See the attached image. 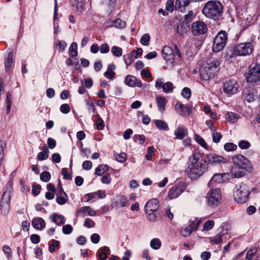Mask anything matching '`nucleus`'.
<instances>
[{"instance_id":"52","label":"nucleus","mask_w":260,"mask_h":260,"mask_svg":"<svg viewBox=\"0 0 260 260\" xmlns=\"http://www.w3.org/2000/svg\"><path fill=\"white\" fill-rule=\"evenodd\" d=\"M3 250L7 255V258L11 259L12 257V251L10 247L8 245H4L3 247Z\"/></svg>"},{"instance_id":"38","label":"nucleus","mask_w":260,"mask_h":260,"mask_svg":"<svg viewBox=\"0 0 260 260\" xmlns=\"http://www.w3.org/2000/svg\"><path fill=\"white\" fill-rule=\"evenodd\" d=\"M193 227L189 225L185 229L181 230V234L183 237H188L191 235L193 231Z\"/></svg>"},{"instance_id":"10","label":"nucleus","mask_w":260,"mask_h":260,"mask_svg":"<svg viewBox=\"0 0 260 260\" xmlns=\"http://www.w3.org/2000/svg\"><path fill=\"white\" fill-rule=\"evenodd\" d=\"M239 87L237 81L234 79L226 81L223 84L224 92L229 94L236 93L238 91Z\"/></svg>"},{"instance_id":"50","label":"nucleus","mask_w":260,"mask_h":260,"mask_svg":"<svg viewBox=\"0 0 260 260\" xmlns=\"http://www.w3.org/2000/svg\"><path fill=\"white\" fill-rule=\"evenodd\" d=\"M214 225V221L213 220H208L204 224L203 230L205 231H209L213 228Z\"/></svg>"},{"instance_id":"64","label":"nucleus","mask_w":260,"mask_h":260,"mask_svg":"<svg viewBox=\"0 0 260 260\" xmlns=\"http://www.w3.org/2000/svg\"><path fill=\"white\" fill-rule=\"evenodd\" d=\"M95 223L90 218H87L85 219L84 225L88 228H91L94 226Z\"/></svg>"},{"instance_id":"26","label":"nucleus","mask_w":260,"mask_h":260,"mask_svg":"<svg viewBox=\"0 0 260 260\" xmlns=\"http://www.w3.org/2000/svg\"><path fill=\"white\" fill-rule=\"evenodd\" d=\"M68 200V197L65 192L63 190L62 188L61 187L59 192L58 195L56 197V202L60 205L64 204Z\"/></svg>"},{"instance_id":"34","label":"nucleus","mask_w":260,"mask_h":260,"mask_svg":"<svg viewBox=\"0 0 260 260\" xmlns=\"http://www.w3.org/2000/svg\"><path fill=\"white\" fill-rule=\"evenodd\" d=\"M44 150L38 153L37 157L38 159L43 160L46 159L48 157V152H49L48 149L46 146L44 147Z\"/></svg>"},{"instance_id":"12","label":"nucleus","mask_w":260,"mask_h":260,"mask_svg":"<svg viewBox=\"0 0 260 260\" xmlns=\"http://www.w3.org/2000/svg\"><path fill=\"white\" fill-rule=\"evenodd\" d=\"M207 161L213 166L221 165L226 162V159L220 155L215 154H208L207 155Z\"/></svg>"},{"instance_id":"62","label":"nucleus","mask_w":260,"mask_h":260,"mask_svg":"<svg viewBox=\"0 0 260 260\" xmlns=\"http://www.w3.org/2000/svg\"><path fill=\"white\" fill-rule=\"evenodd\" d=\"M200 223L201 220L198 218H196L193 221L191 222L189 225L193 227V231H196L197 230Z\"/></svg>"},{"instance_id":"57","label":"nucleus","mask_w":260,"mask_h":260,"mask_svg":"<svg viewBox=\"0 0 260 260\" xmlns=\"http://www.w3.org/2000/svg\"><path fill=\"white\" fill-rule=\"evenodd\" d=\"M193 13L192 11H189L187 14L184 16L185 22H189L191 21L193 18Z\"/></svg>"},{"instance_id":"46","label":"nucleus","mask_w":260,"mask_h":260,"mask_svg":"<svg viewBox=\"0 0 260 260\" xmlns=\"http://www.w3.org/2000/svg\"><path fill=\"white\" fill-rule=\"evenodd\" d=\"M115 158L117 161L124 162L126 160V154L124 152H121L120 154H115Z\"/></svg>"},{"instance_id":"14","label":"nucleus","mask_w":260,"mask_h":260,"mask_svg":"<svg viewBox=\"0 0 260 260\" xmlns=\"http://www.w3.org/2000/svg\"><path fill=\"white\" fill-rule=\"evenodd\" d=\"M76 214L82 217L86 215L95 216L96 215V212L89 206H85L80 208L76 211Z\"/></svg>"},{"instance_id":"53","label":"nucleus","mask_w":260,"mask_h":260,"mask_svg":"<svg viewBox=\"0 0 260 260\" xmlns=\"http://www.w3.org/2000/svg\"><path fill=\"white\" fill-rule=\"evenodd\" d=\"M77 1L76 8L80 11L82 12L84 10V1L85 0H76Z\"/></svg>"},{"instance_id":"16","label":"nucleus","mask_w":260,"mask_h":260,"mask_svg":"<svg viewBox=\"0 0 260 260\" xmlns=\"http://www.w3.org/2000/svg\"><path fill=\"white\" fill-rule=\"evenodd\" d=\"M183 191V188L180 185H176L171 187L168 193V197L173 199L179 196Z\"/></svg>"},{"instance_id":"22","label":"nucleus","mask_w":260,"mask_h":260,"mask_svg":"<svg viewBox=\"0 0 260 260\" xmlns=\"http://www.w3.org/2000/svg\"><path fill=\"white\" fill-rule=\"evenodd\" d=\"M244 98L248 102H251L254 100L255 90L252 88H245L243 92Z\"/></svg>"},{"instance_id":"1","label":"nucleus","mask_w":260,"mask_h":260,"mask_svg":"<svg viewBox=\"0 0 260 260\" xmlns=\"http://www.w3.org/2000/svg\"><path fill=\"white\" fill-rule=\"evenodd\" d=\"M201 158V153L194 151L188 159L185 172L192 180L197 179L208 170V164L206 159Z\"/></svg>"},{"instance_id":"32","label":"nucleus","mask_w":260,"mask_h":260,"mask_svg":"<svg viewBox=\"0 0 260 260\" xmlns=\"http://www.w3.org/2000/svg\"><path fill=\"white\" fill-rule=\"evenodd\" d=\"M156 126L160 130L167 131L168 125L167 122L162 120H156L155 121Z\"/></svg>"},{"instance_id":"24","label":"nucleus","mask_w":260,"mask_h":260,"mask_svg":"<svg viewBox=\"0 0 260 260\" xmlns=\"http://www.w3.org/2000/svg\"><path fill=\"white\" fill-rule=\"evenodd\" d=\"M189 30L190 27L188 23L183 21L177 28V33L182 36L187 34Z\"/></svg>"},{"instance_id":"49","label":"nucleus","mask_w":260,"mask_h":260,"mask_svg":"<svg viewBox=\"0 0 260 260\" xmlns=\"http://www.w3.org/2000/svg\"><path fill=\"white\" fill-rule=\"evenodd\" d=\"M114 25L118 28H123L126 26V22L121 19H117L114 21Z\"/></svg>"},{"instance_id":"42","label":"nucleus","mask_w":260,"mask_h":260,"mask_svg":"<svg viewBox=\"0 0 260 260\" xmlns=\"http://www.w3.org/2000/svg\"><path fill=\"white\" fill-rule=\"evenodd\" d=\"M1 211L3 215H7L10 210V205L0 204Z\"/></svg>"},{"instance_id":"20","label":"nucleus","mask_w":260,"mask_h":260,"mask_svg":"<svg viewBox=\"0 0 260 260\" xmlns=\"http://www.w3.org/2000/svg\"><path fill=\"white\" fill-rule=\"evenodd\" d=\"M12 194V187H10L3 193L0 204L10 205L11 197Z\"/></svg>"},{"instance_id":"11","label":"nucleus","mask_w":260,"mask_h":260,"mask_svg":"<svg viewBox=\"0 0 260 260\" xmlns=\"http://www.w3.org/2000/svg\"><path fill=\"white\" fill-rule=\"evenodd\" d=\"M175 110L182 116H188L192 112V107L178 102L175 105Z\"/></svg>"},{"instance_id":"56","label":"nucleus","mask_w":260,"mask_h":260,"mask_svg":"<svg viewBox=\"0 0 260 260\" xmlns=\"http://www.w3.org/2000/svg\"><path fill=\"white\" fill-rule=\"evenodd\" d=\"M73 231V228L70 224H66L62 227V232L64 234H70Z\"/></svg>"},{"instance_id":"37","label":"nucleus","mask_w":260,"mask_h":260,"mask_svg":"<svg viewBox=\"0 0 260 260\" xmlns=\"http://www.w3.org/2000/svg\"><path fill=\"white\" fill-rule=\"evenodd\" d=\"M116 0H103V4L107 7L109 10H112L114 9Z\"/></svg>"},{"instance_id":"44","label":"nucleus","mask_w":260,"mask_h":260,"mask_svg":"<svg viewBox=\"0 0 260 260\" xmlns=\"http://www.w3.org/2000/svg\"><path fill=\"white\" fill-rule=\"evenodd\" d=\"M257 250L255 247L251 248L247 252L246 260H252V258L254 254L256 253Z\"/></svg>"},{"instance_id":"63","label":"nucleus","mask_w":260,"mask_h":260,"mask_svg":"<svg viewBox=\"0 0 260 260\" xmlns=\"http://www.w3.org/2000/svg\"><path fill=\"white\" fill-rule=\"evenodd\" d=\"M60 110L62 113L67 114L70 111V108L68 104H64L61 105Z\"/></svg>"},{"instance_id":"8","label":"nucleus","mask_w":260,"mask_h":260,"mask_svg":"<svg viewBox=\"0 0 260 260\" xmlns=\"http://www.w3.org/2000/svg\"><path fill=\"white\" fill-rule=\"evenodd\" d=\"M247 82L257 84L260 82V64L250 67L246 78Z\"/></svg>"},{"instance_id":"21","label":"nucleus","mask_w":260,"mask_h":260,"mask_svg":"<svg viewBox=\"0 0 260 260\" xmlns=\"http://www.w3.org/2000/svg\"><path fill=\"white\" fill-rule=\"evenodd\" d=\"M115 205L117 207L122 208L129 205L127 198L124 196H118L115 199Z\"/></svg>"},{"instance_id":"61","label":"nucleus","mask_w":260,"mask_h":260,"mask_svg":"<svg viewBox=\"0 0 260 260\" xmlns=\"http://www.w3.org/2000/svg\"><path fill=\"white\" fill-rule=\"evenodd\" d=\"M222 138V135L220 133L214 132L213 133V141L215 143H218Z\"/></svg>"},{"instance_id":"33","label":"nucleus","mask_w":260,"mask_h":260,"mask_svg":"<svg viewBox=\"0 0 260 260\" xmlns=\"http://www.w3.org/2000/svg\"><path fill=\"white\" fill-rule=\"evenodd\" d=\"M108 170V166L106 165H99L95 169V174L98 176H101Z\"/></svg>"},{"instance_id":"7","label":"nucleus","mask_w":260,"mask_h":260,"mask_svg":"<svg viewBox=\"0 0 260 260\" xmlns=\"http://www.w3.org/2000/svg\"><path fill=\"white\" fill-rule=\"evenodd\" d=\"M234 164L238 168L245 170H250L251 165L249 160L241 154L235 155L232 157Z\"/></svg>"},{"instance_id":"30","label":"nucleus","mask_w":260,"mask_h":260,"mask_svg":"<svg viewBox=\"0 0 260 260\" xmlns=\"http://www.w3.org/2000/svg\"><path fill=\"white\" fill-rule=\"evenodd\" d=\"M223 182V175L221 174H215L211 179L208 184V186L210 187L213 185V183H220Z\"/></svg>"},{"instance_id":"15","label":"nucleus","mask_w":260,"mask_h":260,"mask_svg":"<svg viewBox=\"0 0 260 260\" xmlns=\"http://www.w3.org/2000/svg\"><path fill=\"white\" fill-rule=\"evenodd\" d=\"M124 82L130 87H141L143 85L142 82L138 80L136 77L132 75H127L125 78Z\"/></svg>"},{"instance_id":"45","label":"nucleus","mask_w":260,"mask_h":260,"mask_svg":"<svg viewBox=\"0 0 260 260\" xmlns=\"http://www.w3.org/2000/svg\"><path fill=\"white\" fill-rule=\"evenodd\" d=\"M111 52L114 56L119 57L122 54V50L119 47L113 46L111 49Z\"/></svg>"},{"instance_id":"40","label":"nucleus","mask_w":260,"mask_h":260,"mask_svg":"<svg viewBox=\"0 0 260 260\" xmlns=\"http://www.w3.org/2000/svg\"><path fill=\"white\" fill-rule=\"evenodd\" d=\"M150 40V37L148 34L143 35L141 39L140 42L142 45L144 46H148Z\"/></svg>"},{"instance_id":"54","label":"nucleus","mask_w":260,"mask_h":260,"mask_svg":"<svg viewBox=\"0 0 260 260\" xmlns=\"http://www.w3.org/2000/svg\"><path fill=\"white\" fill-rule=\"evenodd\" d=\"M103 184H109L111 181V178L109 174L107 173L103 176L101 179Z\"/></svg>"},{"instance_id":"4","label":"nucleus","mask_w":260,"mask_h":260,"mask_svg":"<svg viewBox=\"0 0 260 260\" xmlns=\"http://www.w3.org/2000/svg\"><path fill=\"white\" fill-rule=\"evenodd\" d=\"M254 46L250 42H244L237 44L234 47V53L238 56L249 55L253 52Z\"/></svg>"},{"instance_id":"18","label":"nucleus","mask_w":260,"mask_h":260,"mask_svg":"<svg viewBox=\"0 0 260 260\" xmlns=\"http://www.w3.org/2000/svg\"><path fill=\"white\" fill-rule=\"evenodd\" d=\"M188 134L187 129L182 125H179L174 131V135L176 138L179 140L183 139Z\"/></svg>"},{"instance_id":"48","label":"nucleus","mask_w":260,"mask_h":260,"mask_svg":"<svg viewBox=\"0 0 260 260\" xmlns=\"http://www.w3.org/2000/svg\"><path fill=\"white\" fill-rule=\"evenodd\" d=\"M51 178L50 173L49 172L44 171L40 174V179L45 182H48Z\"/></svg>"},{"instance_id":"5","label":"nucleus","mask_w":260,"mask_h":260,"mask_svg":"<svg viewBox=\"0 0 260 260\" xmlns=\"http://www.w3.org/2000/svg\"><path fill=\"white\" fill-rule=\"evenodd\" d=\"M227 41V34L225 31H220L216 36L213 41L212 49L213 51L218 52L224 47Z\"/></svg>"},{"instance_id":"41","label":"nucleus","mask_w":260,"mask_h":260,"mask_svg":"<svg viewBox=\"0 0 260 260\" xmlns=\"http://www.w3.org/2000/svg\"><path fill=\"white\" fill-rule=\"evenodd\" d=\"M174 88V86L172 82H167L165 83L162 90L165 93H168L172 91Z\"/></svg>"},{"instance_id":"51","label":"nucleus","mask_w":260,"mask_h":260,"mask_svg":"<svg viewBox=\"0 0 260 260\" xmlns=\"http://www.w3.org/2000/svg\"><path fill=\"white\" fill-rule=\"evenodd\" d=\"M133 54L131 53L128 54H125L123 56V58L125 63L127 66H130L133 61Z\"/></svg>"},{"instance_id":"35","label":"nucleus","mask_w":260,"mask_h":260,"mask_svg":"<svg viewBox=\"0 0 260 260\" xmlns=\"http://www.w3.org/2000/svg\"><path fill=\"white\" fill-rule=\"evenodd\" d=\"M161 245V241L157 238H154L150 241V246L153 249L157 250L159 249Z\"/></svg>"},{"instance_id":"58","label":"nucleus","mask_w":260,"mask_h":260,"mask_svg":"<svg viewBox=\"0 0 260 260\" xmlns=\"http://www.w3.org/2000/svg\"><path fill=\"white\" fill-rule=\"evenodd\" d=\"M100 51L102 53H107L110 51L109 46L107 44H103L100 46Z\"/></svg>"},{"instance_id":"60","label":"nucleus","mask_w":260,"mask_h":260,"mask_svg":"<svg viewBox=\"0 0 260 260\" xmlns=\"http://www.w3.org/2000/svg\"><path fill=\"white\" fill-rule=\"evenodd\" d=\"M239 146L240 148L243 149H248L250 147V143L246 141H241L239 144Z\"/></svg>"},{"instance_id":"19","label":"nucleus","mask_w":260,"mask_h":260,"mask_svg":"<svg viewBox=\"0 0 260 260\" xmlns=\"http://www.w3.org/2000/svg\"><path fill=\"white\" fill-rule=\"evenodd\" d=\"M162 55L166 61H172L174 57V52L171 47L165 46L162 50Z\"/></svg>"},{"instance_id":"27","label":"nucleus","mask_w":260,"mask_h":260,"mask_svg":"<svg viewBox=\"0 0 260 260\" xmlns=\"http://www.w3.org/2000/svg\"><path fill=\"white\" fill-rule=\"evenodd\" d=\"M207 69L209 70V73H206V71H203L202 73L203 79L205 80H208L209 79L213 78L216 72V71L215 70V68L210 67V66H208L207 65H206V70Z\"/></svg>"},{"instance_id":"36","label":"nucleus","mask_w":260,"mask_h":260,"mask_svg":"<svg viewBox=\"0 0 260 260\" xmlns=\"http://www.w3.org/2000/svg\"><path fill=\"white\" fill-rule=\"evenodd\" d=\"M77 44L76 43H72L69 48V54L71 57L77 56Z\"/></svg>"},{"instance_id":"55","label":"nucleus","mask_w":260,"mask_h":260,"mask_svg":"<svg viewBox=\"0 0 260 260\" xmlns=\"http://www.w3.org/2000/svg\"><path fill=\"white\" fill-rule=\"evenodd\" d=\"M181 95L185 98H189L191 95L190 89L187 87L184 88L181 91Z\"/></svg>"},{"instance_id":"28","label":"nucleus","mask_w":260,"mask_h":260,"mask_svg":"<svg viewBox=\"0 0 260 260\" xmlns=\"http://www.w3.org/2000/svg\"><path fill=\"white\" fill-rule=\"evenodd\" d=\"M115 65L111 64L108 66L107 71L104 73V76L107 78L112 80L115 77L114 70L115 69Z\"/></svg>"},{"instance_id":"2","label":"nucleus","mask_w":260,"mask_h":260,"mask_svg":"<svg viewBox=\"0 0 260 260\" xmlns=\"http://www.w3.org/2000/svg\"><path fill=\"white\" fill-rule=\"evenodd\" d=\"M202 12L208 18L218 19L222 14L223 6L218 1H210L204 5Z\"/></svg>"},{"instance_id":"43","label":"nucleus","mask_w":260,"mask_h":260,"mask_svg":"<svg viewBox=\"0 0 260 260\" xmlns=\"http://www.w3.org/2000/svg\"><path fill=\"white\" fill-rule=\"evenodd\" d=\"M195 140L203 147L207 149L208 148V145L205 142V140L199 135L196 134L194 135Z\"/></svg>"},{"instance_id":"25","label":"nucleus","mask_w":260,"mask_h":260,"mask_svg":"<svg viewBox=\"0 0 260 260\" xmlns=\"http://www.w3.org/2000/svg\"><path fill=\"white\" fill-rule=\"evenodd\" d=\"M32 225L36 229L42 230L45 227L46 223L43 219L41 217H37L32 220Z\"/></svg>"},{"instance_id":"23","label":"nucleus","mask_w":260,"mask_h":260,"mask_svg":"<svg viewBox=\"0 0 260 260\" xmlns=\"http://www.w3.org/2000/svg\"><path fill=\"white\" fill-rule=\"evenodd\" d=\"M156 102L158 110L161 113H164L166 109V105L167 103V100L165 97L158 96L156 97Z\"/></svg>"},{"instance_id":"59","label":"nucleus","mask_w":260,"mask_h":260,"mask_svg":"<svg viewBox=\"0 0 260 260\" xmlns=\"http://www.w3.org/2000/svg\"><path fill=\"white\" fill-rule=\"evenodd\" d=\"M154 151V148L153 146L149 147L147 150L148 154L146 155V158L150 160L152 159V154Z\"/></svg>"},{"instance_id":"39","label":"nucleus","mask_w":260,"mask_h":260,"mask_svg":"<svg viewBox=\"0 0 260 260\" xmlns=\"http://www.w3.org/2000/svg\"><path fill=\"white\" fill-rule=\"evenodd\" d=\"M189 0H176L175 6L178 8H181L183 7H186L189 4Z\"/></svg>"},{"instance_id":"31","label":"nucleus","mask_w":260,"mask_h":260,"mask_svg":"<svg viewBox=\"0 0 260 260\" xmlns=\"http://www.w3.org/2000/svg\"><path fill=\"white\" fill-rule=\"evenodd\" d=\"M52 220L56 224L60 225L64 222V217L61 215L53 214L52 216Z\"/></svg>"},{"instance_id":"6","label":"nucleus","mask_w":260,"mask_h":260,"mask_svg":"<svg viewBox=\"0 0 260 260\" xmlns=\"http://www.w3.org/2000/svg\"><path fill=\"white\" fill-rule=\"evenodd\" d=\"M208 205L212 208L217 206L221 199V194L219 188L210 189L207 194Z\"/></svg>"},{"instance_id":"3","label":"nucleus","mask_w":260,"mask_h":260,"mask_svg":"<svg viewBox=\"0 0 260 260\" xmlns=\"http://www.w3.org/2000/svg\"><path fill=\"white\" fill-rule=\"evenodd\" d=\"M249 193L248 185L243 183L237 185L233 189L234 199L238 203L243 204L246 202Z\"/></svg>"},{"instance_id":"13","label":"nucleus","mask_w":260,"mask_h":260,"mask_svg":"<svg viewBox=\"0 0 260 260\" xmlns=\"http://www.w3.org/2000/svg\"><path fill=\"white\" fill-rule=\"evenodd\" d=\"M159 202L157 200L153 199L147 202L145 206L146 213L156 212L159 208Z\"/></svg>"},{"instance_id":"29","label":"nucleus","mask_w":260,"mask_h":260,"mask_svg":"<svg viewBox=\"0 0 260 260\" xmlns=\"http://www.w3.org/2000/svg\"><path fill=\"white\" fill-rule=\"evenodd\" d=\"M225 117L228 122L234 123L238 121L240 118V116L233 112H228Z\"/></svg>"},{"instance_id":"17","label":"nucleus","mask_w":260,"mask_h":260,"mask_svg":"<svg viewBox=\"0 0 260 260\" xmlns=\"http://www.w3.org/2000/svg\"><path fill=\"white\" fill-rule=\"evenodd\" d=\"M227 234L226 232L223 229H221V231L216 236L209 238V241L211 243L214 244H219L222 242L224 238H225V235Z\"/></svg>"},{"instance_id":"47","label":"nucleus","mask_w":260,"mask_h":260,"mask_svg":"<svg viewBox=\"0 0 260 260\" xmlns=\"http://www.w3.org/2000/svg\"><path fill=\"white\" fill-rule=\"evenodd\" d=\"M224 148L226 151H233L237 149V146L233 143H227L224 144Z\"/></svg>"},{"instance_id":"9","label":"nucleus","mask_w":260,"mask_h":260,"mask_svg":"<svg viewBox=\"0 0 260 260\" xmlns=\"http://www.w3.org/2000/svg\"><path fill=\"white\" fill-rule=\"evenodd\" d=\"M191 30L194 36H198L206 33L207 31V27L203 21H197L192 24Z\"/></svg>"}]
</instances>
